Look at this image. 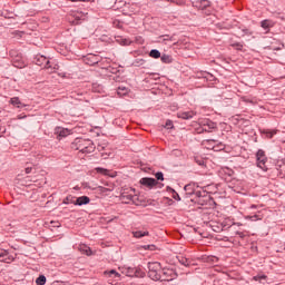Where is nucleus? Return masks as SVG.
Segmentation results:
<instances>
[{"mask_svg": "<svg viewBox=\"0 0 285 285\" xmlns=\"http://www.w3.org/2000/svg\"><path fill=\"white\" fill-rule=\"evenodd\" d=\"M36 65L41 66L49 72V75H52L56 70H59V65L50 61L46 56L38 55L36 56Z\"/></svg>", "mask_w": 285, "mask_h": 285, "instance_id": "f257e3e1", "label": "nucleus"}, {"mask_svg": "<svg viewBox=\"0 0 285 285\" xmlns=\"http://www.w3.org/2000/svg\"><path fill=\"white\" fill-rule=\"evenodd\" d=\"M148 276L154 282L161 279V264L159 262L148 263Z\"/></svg>", "mask_w": 285, "mask_h": 285, "instance_id": "f03ea898", "label": "nucleus"}, {"mask_svg": "<svg viewBox=\"0 0 285 285\" xmlns=\"http://www.w3.org/2000/svg\"><path fill=\"white\" fill-rule=\"evenodd\" d=\"M77 146L76 150H80V153H94L95 151V144L92 140L79 139L75 140Z\"/></svg>", "mask_w": 285, "mask_h": 285, "instance_id": "7ed1b4c3", "label": "nucleus"}, {"mask_svg": "<svg viewBox=\"0 0 285 285\" xmlns=\"http://www.w3.org/2000/svg\"><path fill=\"white\" fill-rule=\"evenodd\" d=\"M120 200L122 204H135V206H139V196L135 194V189L124 191L120 196Z\"/></svg>", "mask_w": 285, "mask_h": 285, "instance_id": "20e7f679", "label": "nucleus"}, {"mask_svg": "<svg viewBox=\"0 0 285 285\" xmlns=\"http://www.w3.org/2000/svg\"><path fill=\"white\" fill-rule=\"evenodd\" d=\"M119 269L127 277H144L146 275L144 272L131 267H120Z\"/></svg>", "mask_w": 285, "mask_h": 285, "instance_id": "39448f33", "label": "nucleus"}, {"mask_svg": "<svg viewBox=\"0 0 285 285\" xmlns=\"http://www.w3.org/2000/svg\"><path fill=\"white\" fill-rule=\"evenodd\" d=\"M256 159H257V166L262 170H268V167H266V154L264 150L259 149L256 154Z\"/></svg>", "mask_w": 285, "mask_h": 285, "instance_id": "423d86ee", "label": "nucleus"}, {"mask_svg": "<svg viewBox=\"0 0 285 285\" xmlns=\"http://www.w3.org/2000/svg\"><path fill=\"white\" fill-rule=\"evenodd\" d=\"M176 275L173 269H163L160 271V278L159 282H173Z\"/></svg>", "mask_w": 285, "mask_h": 285, "instance_id": "0eeeda50", "label": "nucleus"}, {"mask_svg": "<svg viewBox=\"0 0 285 285\" xmlns=\"http://www.w3.org/2000/svg\"><path fill=\"white\" fill-rule=\"evenodd\" d=\"M200 125L203 126V130L205 132H213V130L217 129V124L208 119L203 120Z\"/></svg>", "mask_w": 285, "mask_h": 285, "instance_id": "6e6552de", "label": "nucleus"}, {"mask_svg": "<svg viewBox=\"0 0 285 285\" xmlns=\"http://www.w3.org/2000/svg\"><path fill=\"white\" fill-rule=\"evenodd\" d=\"M0 262H4L6 264H10L11 262H14V257L10 256L8 250L1 249L0 250Z\"/></svg>", "mask_w": 285, "mask_h": 285, "instance_id": "1a4fd4ad", "label": "nucleus"}, {"mask_svg": "<svg viewBox=\"0 0 285 285\" xmlns=\"http://www.w3.org/2000/svg\"><path fill=\"white\" fill-rule=\"evenodd\" d=\"M140 184L147 188H153V186H157V180L155 178H141Z\"/></svg>", "mask_w": 285, "mask_h": 285, "instance_id": "9d476101", "label": "nucleus"}, {"mask_svg": "<svg viewBox=\"0 0 285 285\" xmlns=\"http://www.w3.org/2000/svg\"><path fill=\"white\" fill-rule=\"evenodd\" d=\"M195 111H180L177 114L178 119H193Z\"/></svg>", "mask_w": 285, "mask_h": 285, "instance_id": "9b49d317", "label": "nucleus"}, {"mask_svg": "<svg viewBox=\"0 0 285 285\" xmlns=\"http://www.w3.org/2000/svg\"><path fill=\"white\" fill-rule=\"evenodd\" d=\"M90 204V198L88 196H81L76 198V206H83Z\"/></svg>", "mask_w": 285, "mask_h": 285, "instance_id": "f8f14e48", "label": "nucleus"}, {"mask_svg": "<svg viewBox=\"0 0 285 285\" xmlns=\"http://www.w3.org/2000/svg\"><path fill=\"white\" fill-rule=\"evenodd\" d=\"M148 235H150V233L148 230H145V232H141V230L132 232V236L136 239H141V237H148Z\"/></svg>", "mask_w": 285, "mask_h": 285, "instance_id": "ddd939ff", "label": "nucleus"}, {"mask_svg": "<svg viewBox=\"0 0 285 285\" xmlns=\"http://www.w3.org/2000/svg\"><path fill=\"white\" fill-rule=\"evenodd\" d=\"M10 104H11V106H16V108H23V107H26V105H23L21 102V100H19V97L11 98L10 99Z\"/></svg>", "mask_w": 285, "mask_h": 285, "instance_id": "4468645a", "label": "nucleus"}, {"mask_svg": "<svg viewBox=\"0 0 285 285\" xmlns=\"http://www.w3.org/2000/svg\"><path fill=\"white\" fill-rule=\"evenodd\" d=\"M56 134L59 135L60 137H68V135H70V130L58 127L56 129Z\"/></svg>", "mask_w": 285, "mask_h": 285, "instance_id": "2eb2a0df", "label": "nucleus"}, {"mask_svg": "<svg viewBox=\"0 0 285 285\" xmlns=\"http://www.w3.org/2000/svg\"><path fill=\"white\" fill-rule=\"evenodd\" d=\"M96 173H99L100 175H105L108 177H115V174L110 175V171L106 168L97 167Z\"/></svg>", "mask_w": 285, "mask_h": 285, "instance_id": "dca6fc26", "label": "nucleus"}, {"mask_svg": "<svg viewBox=\"0 0 285 285\" xmlns=\"http://www.w3.org/2000/svg\"><path fill=\"white\" fill-rule=\"evenodd\" d=\"M262 28H264V30H268V28H273V26H275V23L272 20H263L261 22Z\"/></svg>", "mask_w": 285, "mask_h": 285, "instance_id": "f3484780", "label": "nucleus"}, {"mask_svg": "<svg viewBox=\"0 0 285 285\" xmlns=\"http://www.w3.org/2000/svg\"><path fill=\"white\" fill-rule=\"evenodd\" d=\"M79 250L80 253H82L83 255H92V250L90 249V247L86 246V245H80L79 246Z\"/></svg>", "mask_w": 285, "mask_h": 285, "instance_id": "a211bd4d", "label": "nucleus"}, {"mask_svg": "<svg viewBox=\"0 0 285 285\" xmlns=\"http://www.w3.org/2000/svg\"><path fill=\"white\" fill-rule=\"evenodd\" d=\"M160 60L163 61V63H173V56L163 55L160 56Z\"/></svg>", "mask_w": 285, "mask_h": 285, "instance_id": "6ab92c4d", "label": "nucleus"}, {"mask_svg": "<svg viewBox=\"0 0 285 285\" xmlns=\"http://www.w3.org/2000/svg\"><path fill=\"white\" fill-rule=\"evenodd\" d=\"M149 57H151L153 59H159L161 57V52H159V50L154 49L149 52Z\"/></svg>", "mask_w": 285, "mask_h": 285, "instance_id": "aec40b11", "label": "nucleus"}, {"mask_svg": "<svg viewBox=\"0 0 285 285\" xmlns=\"http://www.w3.org/2000/svg\"><path fill=\"white\" fill-rule=\"evenodd\" d=\"M87 59H88L89 61H91V62H90L91 65L99 63V56L88 55V56H87Z\"/></svg>", "mask_w": 285, "mask_h": 285, "instance_id": "412c9836", "label": "nucleus"}, {"mask_svg": "<svg viewBox=\"0 0 285 285\" xmlns=\"http://www.w3.org/2000/svg\"><path fill=\"white\" fill-rule=\"evenodd\" d=\"M117 95H119V97H124L125 95H128V88L119 87L117 90Z\"/></svg>", "mask_w": 285, "mask_h": 285, "instance_id": "4be33fe9", "label": "nucleus"}, {"mask_svg": "<svg viewBox=\"0 0 285 285\" xmlns=\"http://www.w3.org/2000/svg\"><path fill=\"white\" fill-rule=\"evenodd\" d=\"M77 203V198L75 199V197L72 196H67L66 199L63 200V204H75Z\"/></svg>", "mask_w": 285, "mask_h": 285, "instance_id": "5701e85b", "label": "nucleus"}, {"mask_svg": "<svg viewBox=\"0 0 285 285\" xmlns=\"http://www.w3.org/2000/svg\"><path fill=\"white\" fill-rule=\"evenodd\" d=\"M46 276L40 275L37 279H36V284L37 285H46Z\"/></svg>", "mask_w": 285, "mask_h": 285, "instance_id": "b1692460", "label": "nucleus"}, {"mask_svg": "<svg viewBox=\"0 0 285 285\" xmlns=\"http://www.w3.org/2000/svg\"><path fill=\"white\" fill-rule=\"evenodd\" d=\"M232 48H235V50H242L244 48V45L239 42L232 43Z\"/></svg>", "mask_w": 285, "mask_h": 285, "instance_id": "393cba45", "label": "nucleus"}, {"mask_svg": "<svg viewBox=\"0 0 285 285\" xmlns=\"http://www.w3.org/2000/svg\"><path fill=\"white\" fill-rule=\"evenodd\" d=\"M155 177H156V179H158V181H164V173L158 171V173H156Z\"/></svg>", "mask_w": 285, "mask_h": 285, "instance_id": "a878e982", "label": "nucleus"}, {"mask_svg": "<svg viewBox=\"0 0 285 285\" xmlns=\"http://www.w3.org/2000/svg\"><path fill=\"white\" fill-rule=\"evenodd\" d=\"M144 249L145 250H157V247L155 245H145Z\"/></svg>", "mask_w": 285, "mask_h": 285, "instance_id": "bb28decb", "label": "nucleus"}, {"mask_svg": "<svg viewBox=\"0 0 285 285\" xmlns=\"http://www.w3.org/2000/svg\"><path fill=\"white\" fill-rule=\"evenodd\" d=\"M246 219H250L252 222H257V219H262V217L254 215V216H246Z\"/></svg>", "mask_w": 285, "mask_h": 285, "instance_id": "cd10ccee", "label": "nucleus"}, {"mask_svg": "<svg viewBox=\"0 0 285 285\" xmlns=\"http://www.w3.org/2000/svg\"><path fill=\"white\" fill-rule=\"evenodd\" d=\"M109 277H112V275H115V277H119V273H117L115 269H111L110 272H108Z\"/></svg>", "mask_w": 285, "mask_h": 285, "instance_id": "c85d7f7f", "label": "nucleus"}, {"mask_svg": "<svg viewBox=\"0 0 285 285\" xmlns=\"http://www.w3.org/2000/svg\"><path fill=\"white\" fill-rule=\"evenodd\" d=\"M262 279H266V275L254 276V281H255V282H262Z\"/></svg>", "mask_w": 285, "mask_h": 285, "instance_id": "c756f323", "label": "nucleus"}, {"mask_svg": "<svg viewBox=\"0 0 285 285\" xmlns=\"http://www.w3.org/2000/svg\"><path fill=\"white\" fill-rule=\"evenodd\" d=\"M13 66H14L16 68H23V67H24L23 62H18V61H14V62H13Z\"/></svg>", "mask_w": 285, "mask_h": 285, "instance_id": "7c9ffc66", "label": "nucleus"}, {"mask_svg": "<svg viewBox=\"0 0 285 285\" xmlns=\"http://www.w3.org/2000/svg\"><path fill=\"white\" fill-rule=\"evenodd\" d=\"M98 190H99L100 193H108V190H111V189H108V188L102 187V186H98Z\"/></svg>", "mask_w": 285, "mask_h": 285, "instance_id": "2f4dec72", "label": "nucleus"}, {"mask_svg": "<svg viewBox=\"0 0 285 285\" xmlns=\"http://www.w3.org/2000/svg\"><path fill=\"white\" fill-rule=\"evenodd\" d=\"M173 197L174 199H176V202H181V197H179V194H177V191H174Z\"/></svg>", "mask_w": 285, "mask_h": 285, "instance_id": "473e14b6", "label": "nucleus"}, {"mask_svg": "<svg viewBox=\"0 0 285 285\" xmlns=\"http://www.w3.org/2000/svg\"><path fill=\"white\" fill-rule=\"evenodd\" d=\"M236 235H238L240 239H244V237H246V232H236Z\"/></svg>", "mask_w": 285, "mask_h": 285, "instance_id": "72a5a7b5", "label": "nucleus"}, {"mask_svg": "<svg viewBox=\"0 0 285 285\" xmlns=\"http://www.w3.org/2000/svg\"><path fill=\"white\" fill-rule=\"evenodd\" d=\"M274 135H277V130H272L267 132V137H269V139H272Z\"/></svg>", "mask_w": 285, "mask_h": 285, "instance_id": "f704fd0d", "label": "nucleus"}, {"mask_svg": "<svg viewBox=\"0 0 285 285\" xmlns=\"http://www.w3.org/2000/svg\"><path fill=\"white\" fill-rule=\"evenodd\" d=\"M202 3L203 8H208V6H210V2L208 0H204Z\"/></svg>", "mask_w": 285, "mask_h": 285, "instance_id": "c9c22d12", "label": "nucleus"}, {"mask_svg": "<svg viewBox=\"0 0 285 285\" xmlns=\"http://www.w3.org/2000/svg\"><path fill=\"white\" fill-rule=\"evenodd\" d=\"M121 45H122V46H130V41L124 39V40H121Z\"/></svg>", "mask_w": 285, "mask_h": 285, "instance_id": "e433bc0d", "label": "nucleus"}, {"mask_svg": "<svg viewBox=\"0 0 285 285\" xmlns=\"http://www.w3.org/2000/svg\"><path fill=\"white\" fill-rule=\"evenodd\" d=\"M165 128H173V121L168 120L165 125Z\"/></svg>", "mask_w": 285, "mask_h": 285, "instance_id": "4c0bfd02", "label": "nucleus"}, {"mask_svg": "<svg viewBox=\"0 0 285 285\" xmlns=\"http://www.w3.org/2000/svg\"><path fill=\"white\" fill-rule=\"evenodd\" d=\"M24 173H26L27 175H30V173H32V167H27V168L24 169Z\"/></svg>", "mask_w": 285, "mask_h": 285, "instance_id": "58836bf2", "label": "nucleus"}, {"mask_svg": "<svg viewBox=\"0 0 285 285\" xmlns=\"http://www.w3.org/2000/svg\"><path fill=\"white\" fill-rule=\"evenodd\" d=\"M170 41H175V39L170 36H167V43H170Z\"/></svg>", "mask_w": 285, "mask_h": 285, "instance_id": "ea45409f", "label": "nucleus"}, {"mask_svg": "<svg viewBox=\"0 0 285 285\" xmlns=\"http://www.w3.org/2000/svg\"><path fill=\"white\" fill-rule=\"evenodd\" d=\"M190 188V185L185 186V190H188Z\"/></svg>", "mask_w": 285, "mask_h": 285, "instance_id": "a19ab883", "label": "nucleus"}, {"mask_svg": "<svg viewBox=\"0 0 285 285\" xmlns=\"http://www.w3.org/2000/svg\"><path fill=\"white\" fill-rule=\"evenodd\" d=\"M234 226H242V223H234Z\"/></svg>", "mask_w": 285, "mask_h": 285, "instance_id": "79ce46f5", "label": "nucleus"}, {"mask_svg": "<svg viewBox=\"0 0 285 285\" xmlns=\"http://www.w3.org/2000/svg\"><path fill=\"white\" fill-rule=\"evenodd\" d=\"M142 63H146V61H144V60H140V66H142Z\"/></svg>", "mask_w": 285, "mask_h": 285, "instance_id": "37998d69", "label": "nucleus"}, {"mask_svg": "<svg viewBox=\"0 0 285 285\" xmlns=\"http://www.w3.org/2000/svg\"><path fill=\"white\" fill-rule=\"evenodd\" d=\"M181 3H184L183 1L179 2V4L181 6Z\"/></svg>", "mask_w": 285, "mask_h": 285, "instance_id": "c03bdc74", "label": "nucleus"}, {"mask_svg": "<svg viewBox=\"0 0 285 285\" xmlns=\"http://www.w3.org/2000/svg\"><path fill=\"white\" fill-rule=\"evenodd\" d=\"M82 1H90V0H82Z\"/></svg>", "mask_w": 285, "mask_h": 285, "instance_id": "a18cd8bd", "label": "nucleus"}]
</instances>
